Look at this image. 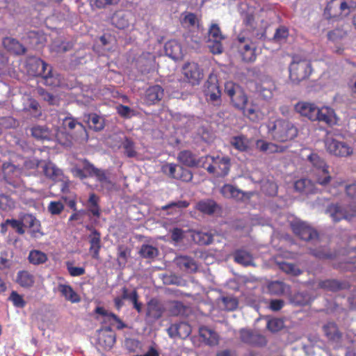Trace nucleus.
<instances>
[{"label": "nucleus", "instance_id": "34", "mask_svg": "<svg viewBox=\"0 0 356 356\" xmlns=\"http://www.w3.org/2000/svg\"><path fill=\"white\" fill-rule=\"evenodd\" d=\"M28 260L30 264L39 266L44 264L48 260V257L46 253L39 250H32L29 252Z\"/></svg>", "mask_w": 356, "mask_h": 356}, {"label": "nucleus", "instance_id": "60", "mask_svg": "<svg viewBox=\"0 0 356 356\" xmlns=\"http://www.w3.org/2000/svg\"><path fill=\"white\" fill-rule=\"evenodd\" d=\"M64 209V205L59 201L51 202L48 206V210L52 215L60 214Z\"/></svg>", "mask_w": 356, "mask_h": 356}, {"label": "nucleus", "instance_id": "25", "mask_svg": "<svg viewBox=\"0 0 356 356\" xmlns=\"http://www.w3.org/2000/svg\"><path fill=\"white\" fill-rule=\"evenodd\" d=\"M15 281L23 288H31L34 285L35 276L28 270H20L17 274Z\"/></svg>", "mask_w": 356, "mask_h": 356}, {"label": "nucleus", "instance_id": "50", "mask_svg": "<svg viewBox=\"0 0 356 356\" xmlns=\"http://www.w3.org/2000/svg\"><path fill=\"white\" fill-rule=\"evenodd\" d=\"M39 104L33 99L28 98L27 102L24 105V109L31 113L33 117H38L40 115L39 111Z\"/></svg>", "mask_w": 356, "mask_h": 356}, {"label": "nucleus", "instance_id": "11", "mask_svg": "<svg viewBox=\"0 0 356 356\" xmlns=\"http://www.w3.org/2000/svg\"><path fill=\"white\" fill-rule=\"evenodd\" d=\"M291 226L294 234L305 241L314 240L318 236L316 232L305 222L294 220Z\"/></svg>", "mask_w": 356, "mask_h": 356}, {"label": "nucleus", "instance_id": "46", "mask_svg": "<svg viewBox=\"0 0 356 356\" xmlns=\"http://www.w3.org/2000/svg\"><path fill=\"white\" fill-rule=\"evenodd\" d=\"M183 26L188 29H194L198 27V19L193 13H188L181 20Z\"/></svg>", "mask_w": 356, "mask_h": 356}, {"label": "nucleus", "instance_id": "16", "mask_svg": "<svg viewBox=\"0 0 356 356\" xmlns=\"http://www.w3.org/2000/svg\"><path fill=\"white\" fill-rule=\"evenodd\" d=\"M95 313L105 317V319L108 321L111 325L115 326L118 330L127 327L126 324L124 323L117 315L106 310L104 307H97L95 309Z\"/></svg>", "mask_w": 356, "mask_h": 356}, {"label": "nucleus", "instance_id": "27", "mask_svg": "<svg viewBox=\"0 0 356 356\" xmlns=\"http://www.w3.org/2000/svg\"><path fill=\"white\" fill-rule=\"evenodd\" d=\"M89 242L90 244V252L92 253V257L98 259L99 252L101 248V238L99 233L95 230L92 231L89 235Z\"/></svg>", "mask_w": 356, "mask_h": 356}, {"label": "nucleus", "instance_id": "23", "mask_svg": "<svg viewBox=\"0 0 356 356\" xmlns=\"http://www.w3.org/2000/svg\"><path fill=\"white\" fill-rule=\"evenodd\" d=\"M38 166L42 169L44 174L54 180H59L62 175L61 170L56 167L51 162H40Z\"/></svg>", "mask_w": 356, "mask_h": 356}, {"label": "nucleus", "instance_id": "52", "mask_svg": "<svg viewBox=\"0 0 356 356\" xmlns=\"http://www.w3.org/2000/svg\"><path fill=\"white\" fill-rule=\"evenodd\" d=\"M23 223L33 229L34 232H40V223L33 215H26L23 218Z\"/></svg>", "mask_w": 356, "mask_h": 356}, {"label": "nucleus", "instance_id": "42", "mask_svg": "<svg viewBox=\"0 0 356 356\" xmlns=\"http://www.w3.org/2000/svg\"><path fill=\"white\" fill-rule=\"evenodd\" d=\"M163 309L161 305L156 300H151L147 307V315L154 319L160 318L163 314Z\"/></svg>", "mask_w": 356, "mask_h": 356}, {"label": "nucleus", "instance_id": "39", "mask_svg": "<svg viewBox=\"0 0 356 356\" xmlns=\"http://www.w3.org/2000/svg\"><path fill=\"white\" fill-rule=\"evenodd\" d=\"M234 261L243 266L253 265L252 256L245 250H237L234 254Z\"/></svg>", "mask_w": 356, "mask_h": 356}, {"label": "nucleus", "instance_id": "6", "mask_svg": "<svg viewBox=\"0 0 356 356\" xmlns=\"http://www.w3.org/2000/svg\"><path fill=\"white\" fill-rule=\"evenodd\" d=\"M325 146L326 150L334 156H347L353 153V149L347 143L331 136L325 138Z\"/></svg>", "mask_w": 356, "mask_h": 356}, {"label": "nucleus", "instance_id": "12", "mask_svg": "<svg viewBox=\"0 0 356 356\" xmlns=\"http://www.w3.org/2000/svg\"><path fill=\"white\" fill-rule=\"evenodd\" d=\"M294 109L300 115L307 118L312 121H316V118H318L317 112L318 107L313 103L299 102L295 105Z\"/></svg>", "mask_w": 356, "mask_h": 356}, {"label": "nucleus", "instance_id": "20", "mask_svg": "<svg viewBox=\"0 0 356 356\" xmlns=\"http://www.w3.org/2000/svg\"><path fill=\"white\" fill-rule=\"evenodd\" d=\"M132 19V14L129 12H118L112 17L113 24L118 29L129 27Z\"/></svg>", "mask_w": 356, "mask_h": 356}, {"label": "nucleus", "instance_id": "21", "mask_svg": "<svg viewBox=\"0 0 356 356\" xmlns=\"http://www.w3.org/2000/svg\"><path fill=\"white\" fill-rule=\"evenodd\" d=\"M163 97V90L159 86L149 87L145 92V101L149 104H154L159 102Z\"/></svg>", "mask_w": 356, "mask_h": 356}, {"label": "nucleus", "instance_id": "29", "mask_svg": "<svg viewBox=\"0 0 356 356\" xmlns=\"http://www.w3.org/2000/svg\"><path fill=\"white\" fill-rule=\"evenodd\" d=\"M312 177L316 184L322 186H327L332 179L327 168L312 171Z\"/></svg>", "mask_w": 356, "mask_h": 356}, {"label": "nucleus", "instance_id": "2", "mask_svg": "<svg viewBox=\"0 0 356 356\" xmlns=\"http://www.w3.org/2000/svg\"><path fill=\"white\" fill-rule=\"evenodd\" d=\"M268 134L275 141L284 143L294 139L298 129L290 121L278 118L267 124Z\"/></svg>", "mask_w": 356, "mask_h": 356}, {"label": "nucleus", "instance_id": "59", "mask_svg": "<svg viewBox=\"0 0 356 356\" xmlns=\"http://www.w3.org/2000/svg\"><path fill=\"white\" fill-rule=\"evenodd\" d=\"M3 173L5 175V178L10 182L12 179V177L10 175V172H13L15 176H17L19 170L17 169L15 165L12 164H3Z\"/></svg>", "mask_w": 356, "mask_h": 356}, {"label": "nucleus", "instance_id": "3", "mask_svg": "<svg viewBox=\"0 0 356 356\" xmlns=\"http://www.w3.org/2000/svg\"><path fill=\"white\" fill-rule=\"evenodd\" d=\"M311 63L308 60L298 57L293 58L289 66V78L295 84L307 79L312 73Z\"/></svg>", "mask_w": 356, "mask_h": 356}, {"label": "nucleus", "instance_id": "24", "mask_svg": "<svg viewBox=\"0 0 356 356\" xmlns=\"http://www.w3.org/2000/svg\"><path fill=\"white\" fill-rule=\"evenodd\" d=\"M58 291L67 301L72 303H77L81 301L79 294L68 284H59L58 285Z\"/></svg>", "mask_w": 356, "mask_h": 356}, {"label": "nucleus", "instance_id": "4", "mask_svg": "<svg viewBox=\"0 0 356 356\" xmlns=\"http://www.w3.org/2000/svg\"><path fill=\"white\" fill-rule=\"evenodd\" d=\"M84 169L88 172L90 176L96 177L102 191H111L115 188V182L112 180L108 172L95 168L88 162L84 163Z\"/></svg>", "mask_w": 356, "mask_h": 356}, {"label": "nucleus", "instance_id": "58", "mask_svg": "<svg viewBox=\"0 0 356 356\" xmlns=\"http://www.w3.org/2000/svg\"><path fill=\"white\" fill-rule=\"evenodd\" d=\"M176 164L167 163L162 167L163 172L172 178L175 179L178 172V168Z\"/></svg>", "mask_w": 356, "mask_h": 356}, {"label": "nucleus", "instance_id": "7", "mask_svg": "<svg viewBox=\"0 0 356 356\" xmlns=\"http://www.w3.org/2000/svg\"><path fill=\"white\" fill-rule=\"evenodd\" d=\"M206 159H211L212 163L207 167V171L211 173H214L216 176L224 177L226 176L230 167L229 159L227 156H207Z\"/></svg>", "mask_w": 356, "mask_h": 356}, {"label": "nucleus", "instance_id": "38", "mask_svg": "<svg viewBox=\"0 0 356 356\" xmlns=\"http://www.w3.org/2000/svg\"><path fill=\"white\" fill-rule=\"evenodd\" d=\"M314 296L308 291H300L293 295L291 302L296 305H306L309 304Z\"/></svg>", "mask_w": 356, "mask_h": 356}, {"label": "nucleus", "instance_id": "30", "mask_svg": "<svg viewBox=\"0 0 356 356\" xmlns=\"http://www.w3.org/2000/svg\"><path fill=\"white\" fill-rule=\"evenodd\" d=\"M256 147L258 149L266 153L282 152L284 148L278 146L273 143L266 142L264 140H257Z\"/></svg>", "mask_w": 356, "mask_h": 356}, {"label": "nucleus", "instance_id": "15", "mask_svg": "<svg viewBox=\"0 0 356 356\" xmlns=\"http://www.w3.org/2000/svg\"><path fill=\"white\" fill-rule=\"evenodd\" d=\"M29 73L33 76H41L45 73L49 66L40 58H31L27 63Z\"/></svg>", "mask_w": 356, "mask_h": 356}, {"label": "nucleus", "instance_id": "33", "mask_svg": "<svg viewBox=\"0 0 356 356\" xmlns=\"http://www.w3.org/2000/svg\"><path fill=\"white\" fill-rule=\"evenodd\" d=\"M218 207L217 204L212 200H201L197 203L195 209L200 212L211 215L215 212Z\"/></svg>", "mask_w": 356, "mask_h": 356}, {"label": "nucleus", "instance_id": "61", "mask_svg": "<svg viewBox=\"0 0 356 356\" xmlns=\"http://www.w3.org/2000/svg\"><path fill=\"white\" fill-rule=\"evenodd\" d=\"M63 125L65 129H69L70 130L74 129L76 126L80 127L81 129H84L81 123L78 122L75 119L71 117L64 118L63 120Z\"/></svg>", "mask_w": 356, "mask_h": 356}, {"label": "nucleus", "instance_id": "44", "mask_svg": "<svg viewBox=\"0 0 356 356\" xmlns=\"http://www.w3.org/2000/svg\"><path fill=\"white\" fill-rule=\"evenodd\" d=\"M42 77L44 79V83L47 86L56 87L60 84V79L58 75L56 76L52 73L50 66Z\"/></svg>", "mask_w": 356, "mask_h": 356}, {"label": "nucleus", "instance_id": "47", "mask_svg": "<svg viewBox=\"0 0 356 356\" xmlns=\"http://www.w3.org/2000/svg\"><path fill=\"white\" fill-rule=\"evenodd\" d=\"M347 35V31L343 28H337L327 33L328 40L333 42H338Z\"/></svg>", "mask_w": 356, "mask_h": 356}, {"label": "nucleus", "instance_id": "35", "mask_svg": "<svg viewBox=\"0 0 356 356\" xmlns=\"http://www.w3.org/2000/svg\"><path fill=\"white\" fill-rule=\"evenodd\" d=\"M177 159L183 165L188 167L196 166L200 163V161L197 160L195 156L188 150L181 151L178 154Z\"/></svg>", "mask_w": 356, "mask_h": 356}, {"label": "nucleus", "instance_id": "40", "mask_svg": "<svg viewBox=\"0 0 356 356\" xmlns=\"http://www.w3.org/2000/svg\"><path fill=\"white\" fill-rule=\"evenodd\" d=\"M221 194L226 198L240 199L243 197L242 192L231 184H225L220 189Z\"/></svg>", "mask_w": 356, "mask_h": 356}, {"label": "nucleus", "instance_id": "8", "mask_svg": "<svg viewBox=\"0 0 356 356\" xmlns=\"http://www.w3.org/2000/svg\"><path fill=\"white\" fill-rule=\"evenodd\" d=\"M225 39L220 27L213 24L211 25L209 31V44L208 47L213 54H220L222 52L223 47L222 40Z\"/></svg>", "mask_w": 356, "mask_h": 356}, {"label": "nucleus", "instance_id": "41", "mask_svg": "<svg viewBox=\"0 0 356 356\" xmlns=\"http://www.w3.org/2000/svg\"><path fill=\"white\" fill-rule=\"evenodd\" d=\"M251 141L244 136L234 137L231 140V144L236 149L243 152L248 149Z\"/></svg>", "mask_w": 356, "mask_h": 356}, {"label": "nucleus", "instance_id": "45", "mask_svg": "<svg viewBox=\"0 0 356 356\" xmlns=\"http://www.w3.org/2000/svg\"><path fill=\"white\" fill-rule=\"evenodd\" d=\"M274 88V84L271 81L263 82L257 87L258 92H259L264 99H270L272 97V91Z\"/></svg>", "mask_w": 356, "mask_h": 356}, {"label": "nucleus", "instance_id": "51", "mask_svg": "<svg viewBox=\"0 0 356 356\" xmlns=\"http://www.w3.org/2000/svg\"><path fill=\"white\" fill-rule=\"evenodd\" d=\"M335 6H339L340 15L343 17L347 16L355 7L353 3H348L346 1L335 0Z\"/></svg>", "mask_w": 356, "mask_h": 356}, {"label": "nucleus", "instance_id": "10", "mask_svg": "<svg viewBox=\"0 0 356 356\" xmlns=\"http://www.w3.org/2000/svg\"><path fill=\"white\" fill-rule=\"evenodd\" d=\"M238 49L242 58L245 62H253L256 59V45L243 37L238 38Z\"/></svg>", "mask_w": 356, "mask_h": 356}, {"label": "nucleus", "instance_id": "56", "mask_svg": "<svg viewBox=\"0 0 356 356\" xmlns=\"http://www.w3.org/2000/svg\"><path fill=\"white\" fill-rule=\"evenodd\" d=\"M267 327L270 331L276 332L284 327V322L280 318H272L268 321Z\"/></svg>", "mask_w": 356, "mask_h": 356}, {"label": "nucleus", "instance_id": "22", "mask_svg": "<svg viewBox=\"0 0 356 356\" xmlns=\"http://www.w3.org/2000/svg\"><path fill=\"white\" fill-rule=\"evenodd\" d=\"M166 54L175 60L181 58L184 54L181 44L177 40H170L165 44Z\"/></svg>", "mask_w": 356, "mask_h": 356}, {"label": "nucleus", "instance_id": "54", "mask_svg": "<svg viewBox=\"0 0 356 356\" xmlns=\"http://www.w3.org/2000/svg\"><path fill=\"white\" fill-rule=\"evenodd\" d=\"M190 203L186 200H179L177 202H172L168 204H166L162 207L163 210H167L169 209H172L175 210V212H177L179 211L182 210L189 206Z\"/></svg>", "mask_w": 356, "mask_h": 356}, {"label": "nucleus", "instance_id": "31", "mask_svg": "<svg viewBox=\"0 0 356 356\" xmlns=\"http://www.w3.org/2000/svg\"><path fill=\"white\" fill-rule=\"evenodd\" d=\"M175 261L181 270L193 272L197 269L195 262L190 257L186 256L177 257Z\"/></svg>", "mask_w": 356, "mask_h": 356}, {"label": "nucleus", "instance_id": "36", "mask_svg": "<svg viewBox=\"0 0 356 356\" xmlns=\"http://www.w3.org/2000/svg\"><path fill=\"white\" fill-rule=\"evenodd\" d=\"M3 44L8 51L16 54H21L25 51L24 47L17 40L11 38H4Z\"/></svg>", "mask_w": 356, "mask_h": 356}, {"label": "nucleus", "instance_id": "32", "mask_svg": "<svg viewBox=\"0 0 356 356\" xmlns=\"http://www.w3.org/2000/svg\"><path fill=\"white\" fill-rule=\"evenodd\" d=\"M199 334L202 339L209 345L213 346L217 344L218 342V334L208 327H200L199 330Z\"/></svg>", "mask_w": 356, "mask_h": 356}, {"label": "nucleus", "instance_id": "49", "mask_svg": "<svg viewBox=\"0 0 356 356\" xmlns=\"http://www.w3.org/2000/svg\"><path fill=\"white\" fill-rule=\"evenodd\" d=\"M268 289L274 294H282L289 291V286L282 282H273L269 284Z\"/></svg>", "mask_w": 356, "mask_h": 356}, {"label": "nucleus", "instance_id": "26", "mask_svg": "<svg viewBox=\"0 0 356 356\" xmlns=\"http://www.w3.org/2000/svg\"><path fill=\"white\" fill-rule=\"evenodd\" d=\"M294 188L296 191L306 194L316 192L315 184L308 179H300L296 181L294 184Z\"/></svg>", "mask_w": 356, "mask_h": 356}, {"label": "nucleus", "instance_id": "53", "mask_svg": "<svg viewBox=\"0 0 356 356\" xmlns=\"http://www.w3.org/2000/svg\"><path fill=\"white\" fill-rule=\"evenodd\" d=\"M279 266L282 271L292 275H298L302 273L298 267L290 263L281 262L279 264Z\"/></svg>", "mask_w": 356, "mask_h": 356}, {"label": "nucleus", "instance_id": "5", "mask_svg": "<svg viewBox=\"0 0 356 356\" xmlns=\"http://www.w3.org/2000/svg\"><path fill=\"white\" fill-rule=\"evenodd\" d=\"M225 92L229 97L232 104L238 109L244 110L248 97L242 88L232 81L225 84Z\"/></svg>", "mask_w": 356, "mask_h": 356}, {"label": "nucleus", "instance_id": "64", "mask_svg": "<svg viewBox=\"0 0 356 356\" xmlns=\"http://www.w3.org/2000/svg\"><path fill=\"white\" fill-rule=\"evenodd\" d=\"M14 202L8 196L0 195V209L7 210L14 207Z\"/></svg>", "mask_w": 356, "mask_h": 356}, {"label": "nucleus", "instance_id": "1", "mask_svg": "<svg viewBox=\"0 0 356 356\" xmlns=\"http://www.w3.org/2000/svg\"><path fill=\"white\" fill-rule=\"evenodd\" d=\"M345 191L348 197L352 200V203L346 207L340 204H331L327 209V213L334 221L341 219L350 220L356 216V182L345 186Z\"/></svg>", "mask_w": 356, "mask_h": 356}, {"label": "nucleus", "instance_id": "9", "mask_svg": "<svg viewBox=\"0 0 356 356\" xmlns=\"http://www.w3.org/2000/svg\"><path fill=\"white\" fill-rule=\"evenodd\" d=\"M182 73L187 81L192 85H198L204 76L202 70L194 62L185 63L182 67Z\"/></svg>", "mask_w": 356, "mask_h": 356}, {"label": "nucleus", "instance_id": "13", "mask_svg": "<svg viewBox=\"0 0 356 356\" xmlns=\"http://www.w3.org/2000/svg\"><path fill=\"white\" fill-rule=\"evenodd\" d=\"M205 95L207 99L213 103L220 102L221 92L219 86L217 83V79L215 76H210L205 83Z\"/></svg>", "mask_w": 356, "mask_h": 356}, {"label": "nucleus", "instance_id": "18", "mask_svg": "<svg viewBox=\"0 0 356 356\" xmlns=\"http://www.w3.org/2000/svg\"><path fill=\"white\" fill-rule=\"evenodd\" d=\"M99 344L105 349H111L115 343V334L111 328L102 330L98 336Z\"/></svg>", "mask_w": 356, "mask_h": 356}, {"label": "nucleus", "instance_id": "37", "mask_svg": "<svg viewBox=\"0 0 356 356\" xmlns=\"http://www.w3.org/2000/svg\"><path fill=\"white\" fill-rule=\"evenodd\" d=\"M84 121L95 131H100L104 127V120L95 113L85 115Z\"/></svg>", "mask_w": 356, "mask_h": 356}, {"label": "nucleus", "instance_id": "62", "mask_svg": "<svg viewBox=\"0 0 356 356\" xmlns=\"http://www.w3.org/2000/svg\"><path fill=\"white\" fill-rule=\"evenodd\" d=\"M66 266L70 275L72 277L80 276L85 273L84 268L74 266L70 261L66 263Z\"/></svg>", "mask_w": 356, "mask_h": 356}, {"label": "nucleus", "instance_id": "63", "mask_svg": "<svg viewBox=\"0 0 356 356\" xmlns=\"http://www.w3.org/2000/svg\"><path fill=\"white\" fill-rule=\"evenodd\" d=\"M9 299L13 302V305L19 308L25 306L26 302L22 296L18 294L16 291H13L10 296Z\"/></svg>", "mask_w": 356, "mask_h": 356}, {"label": "nucleus", "instance_id": "14", "mask_svg": "<svg viewBox=\"0 0 356 356\" xmlns=\"http://www.w3.org/2000/svg\"><path fill=\"white\" fill-rule=\"evenodd\" d=\"M240 338L243 342L251 345L263 346L266 343L264 336L245 329L240 331Z\"/></svg>", "mask_w": 356, "mask_h": 356}, {"label": "nucleus", "instance_id": "28", "mask_svg": "<svg viewBox=\"0 0 356 356\" xmlns=\"http://www.w3.org/2000/svg\"><path fill=\"white\" fill-rule=\"evenodd\" d=\"M32 136L38 140H49L53 138L55 134L43 126H35L31 129Z\"/></svg>", "mask_w": 356, "mask_h": 356}, {"label": "nucleus", "instance_id": "48", "mask_svg": "<svg viewBox=\"0 0 356 356\" xmlns=\"http://www.w3.org/2000/svg\"><path fill=\"white\" fill-rule=\"evenodd\" d=\"M139 253L144 258L154 259L158 255L159 250L156 248L152 245H142Z\"/></svg>", "mask_w": 356, "mask_h": 356}, {"label": "nucleus", "instance_id": "55", "mask_svg": "<svg viewBox=\"0 0 356 356\" xmlns=\"http://www.w3.org/2000/svg\"><path fill=\"white\" fill-rule=\"evenodd\" d=\"M318 286L321 288L326 290L330 291H336L339 289H340V284L337 282L336 280H327L325 281H321L318 282Z\"/></svg>", "mask_w": 356, "mask_h": 356}, {"label": "nucleus", "instance_id": "43", "mask_svg": "<svg viewBox=\"0 0 356 356\" xmlns=\"http://www.w3.org/2000/svg\"><path fill=\"white\" fill-rule=\"evenodd\" d=\"M307 159L314 168L313 171L328 168L325 161L316 153H311L307 156Z\"/></svg>", "mask_w": 356, "mask_h": 356}, {"label": "nucleus", "instance_id": "17", "mask_svg": "<svg viewBox=\"0 0 356 356\" xmlns=\"http://www.w3.org/2000/svg\"><path fill=\"white\" fill-rule=\"evenodd\" d=\"M318 118L316 121L323 122L327 124L333 125L337 124V118L334 110L330 107L318 108L317 112Z\"/></svg>", "mask_w": 356, "mask_h": 356}, {"label": "nucleus", "instance_id": "57", "mask_svg": "<svg viewBox=\"0 0 356 356\" xmlns=\"http://www.w3.org/2000/svg\"><path fill=\"white\" fill-rule=\"evenodd\" d=\"M175 179L188 182L192 180L193 175L189 170L179 166L178 168V172Z\"/></svg>", "mask_w": 356, "mask_h": 356}, {"label": "nucleus", "instance_id": "19", "mask_svg": "<svg viewBox=\"0 0 356 356\" xmlns=\"http://www.w3.org/2000/svg\"><path fill=\"white\" fill-rule=\"evenodd\" d=\"M325 334L328 339L333 343H336V346L342 343V337L338 330L335 323H328L323 326Z\"/></svg>", "mask_w": 356, "mask_h": 356}]
</instances>
